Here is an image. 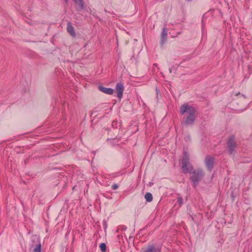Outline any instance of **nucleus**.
<instances>
[{
	"label": "nucleus",
	"mask_w": 252,
	"mask_h": 252,
	"mask_svg": "<svg viewBox=\"0 0 252 252\" xmlns=\"http://www.w3.org/2000/svg\"><path fill=\"white\" fill-rule=\"evenodd\" d=\"M182 168L184 173H191L193 167L189 162V157L187 153L185 152L182 160Z\"/></svg>",
	"instance_id": "f257e3e1"
},
{
	"label": "nucleus",
	"mask_w": 252,
	"mask_h": 252,
	"mask_svg": "<svg viewBox=\"0 0 252 252\" xmlns=\"http://www.w3.org/2000/svg\"><path fill=\"white\" fill-rule=\"evenodd\" d=\"M191 173L192 175L190 177V179L193 182V186L195 187L203 178L204 174L202 170L199 169L193 172L191 171Z\"/></svg>",
	"instance_id": "f03ea898"
},
{
	"label": "nucleus",
	"mask_w": 252,
	"mask_h": 252,
	"mask_svg": "<svg viewBox=\"0 0 252 252\" xmlns=\"http://www.w3.org/2000/svg\"><path fill=\"white\" fill-rule=\"evenodd\" d=\"M195 108L188 104H184L180 107V113L182 115L187 113L188 115H194L195 113Z\"/></svg>",
	"instance_id": "7ed1b4c3"
},
{
	"label": "nucleus",
	"mask_w": 252,
	"mask_h": 252,
	"mask_svg": "<svg viewBox=\"0 0 252 252\" xmlns=\"http://www.w3.org/2000/svg\"><path fill=\"white\" fill-rule=\"evenodd\" d=\"M228 152L230 154H233L235 152V149L236 147L235 138L233 135L231 136L227 141Z\"/></svg>",
	"instance_id": "20e7f679"
},
{
	"label": "nucleus",
	"mask_w": 252,
	"mask_h": 252,
	"mask_svg": "<svg viewBox=\"0 0 252 252\" xmlns=\"http://www.w3.org/2000/svg\"><path fill=\"white\" fill-rule=\"evenodd\" d=\"M116 91L117 93V97L119 99H121L124 91V84L121 82L118 83L116 85Z\"/></svg>",
	"instance_id": "39448f33"
},
{
	"label": "nucleus",
	"mask_w": 252,
	"mask_h": 252,
	"mask_svg": "<svg viewBox=\"0 0 252 252\" xmlns=\"http://www.w3.org/2000/svg\"><path fill=\"white\" fill-rule=\"evenodd\" d=\"M214 158L210 156H207L205 158L206 166L209 170H211L213 167Z\"/></svg>",
	"instance_id": "423d86ee"
},
{
	"label": "nucleus",
	"mask_w": 252,
	"mask_h": 252,
	"mask_svg": "<svg viewBox=\"0 0 252 252\" xmlns=\"http://www.w3.org/2000/svg\"><path fill=\"white\" fill-rule=\"evenodd\" d=\"M195 119L194 115H188L183 119V123L187 125H192Z\"/></svg>",
	"instance_id": "0eeeda50"
},
{
	"label": "nucleus",
	"mask_w": 252,
	"mask_h": 252,
	"mask_svg": "<svg viewBox=\"0 0 252 252\" xmlns=\"http://www.w3.org/2000/svg\"><path fill=\"white\" fill-rule=\"evenodd\" d=\"M142 252H161V250L160 249L156 247L154 245H151L145 249H143Z\"/></svg>",
	"instance_id": "6e6552de"
},
{
	"label": "nucleus",
	"mask_w": 252,
	"mask_h": 252,
	"mask_svg": "<svg viewBox=\"0 0 252 252\" xmlns=\"http://www.w3.org/2000/svg\"><path fill=\"white\" fill-rule=\"evenodd\" d=\"M98 90L103 93L107 94H112L114 93V90L111 88H105L102 86L98 87Z\"/></svg>",
	"instance_id": "1a4fd4ad"
},
{
	"label": "nucleus",
	"mask_w": 252,
	"mask_h": 252,
	"mask_svg": "<svg viewBox=\"0 0 252 252\" xmlns=\"http://www.w3.org/2000/svg\"><path fill=\"white\" fill-rule=\"evenodd\" d=\"M167 31L164 28L161 34V44H163L167 39Z\"/></svg>",
	"instance_id": "9d476101"
},
{
	"label": "nucleus",
	"mask_w": 252,
	"mask_h": 252,
	"mask_svg": "<svg viewBox=\"0 0 252 252\" xmlns=\"http://www.w3.org/2000/svg\"><path fill=\"white\" fill-rule=\"evenodd\" d=\"M77 5V9L78 10H82L84 8V2L83 0H73Z\"/></svg>",
	"instance_id": "9b49d317"
},
{
	"label": "nucleus",
	"mask_w": 252,
	"mask_h": 252,
	"mask_svg": "<svg viewBox=\"0 0 252 252\" xmlns=\"http://www.w3.org/2000/svg\"><path fill=\"white\" fill-rule=\"evenodd\" d=\"M67 32L73 36H75V32L74 31V28L71 25L70 22H68L67 25Z\"/></svg>",
	"instance_id": "f8f14e48"
},
{
	"label": "nucleus",
	"mask_w": 252,
	"mask_h": 252,
	"mask_svg": "<svg viewBox=\"0 0 252 252\" xmlns=\"http://www.w3.org/2000/svg\"><path fill=\"white\" fill-rule=\"evenodd\" d=\"M145 198L147 202H150L153 200V195L150 192H147L145 195Z\"/></svg>",
	"instance_id": "ddd939ff"
},
{
	"label": "nucleus",
	"mask_w": 252,
	"mask_h": 252,
	"mask_svg": "<svg viewBox=\"0 0 252 252\" xmlns=\"http://www.w3.org/2000/svg\"><path fill=\"white\" fill-rule=\"evenodd\" d=\"M41 246L39 243L36 245L35 248L33 249L32 252H41Z\"/></svg>",
	"instance_id": "4468645a"
},
{
	"label": "nucleus",
	"mask_w": 252,
	"mask_h": 252,
	"mask_svg": "<svg viewBox=\"0 0 252 252\" xmlns=\"http://www.w3.org/2000/svg\"><path fill=\"white\" fill-rule=\"evenodd\" d=\"M99 248L101 250V251L102 252H105L106 251V245L105 243H101L100 246H99Z\"/></svg>",
	"instance_id": "2eb2a0df"
},
{
	"label": "nucleus",
	"mask_w": 252,
	"mask_h": 252,
	"mask_svg": "<svg viewBox=\"0 0 252 252\" xmlns=\"http://www.w3.org/2000/svg\"><path fill=\"white\" fill-rule=\"evenodd\" d=\"M177 202L179 204V206L180 207L183 204V199L181 197H178Z\"/></svg>",
	"instance_id": "dca6fc26"
},
{
	"label": "nucleus",
	"mask_w": 252,
	"mask_h": 252,
	"mask_svg": "<svg viewBox=\"0 0 252 252\" xmlns=\"http://www.w3.org/2000/svg\"><path fill=\"white\" fill-rule=\"evenodd\" d=\"M111 188L113 190H116L118 188V186L116 184H113Z\"/></svg>",
	"instance_id": "f3484780"
},
{
	"label": "nucleus",
	"mask_w": 252,
	"mask_h": 252,
	"mask_svg": "<svg viewBox=\"0 0 252 252\" xmlns=\"http://www.w3.org/2000/svg\"><path fill=\"white\" fill-rule=\"evenodd\" d=\"M123 229H125V230H126V227H125V226H123Z\"/></svg>",
	"instance_id": "a211bd4d"
},
{
	"label": "nucleus",
	"mask_w": 252,
	"mask_h": 252,
	"mask_svg": "<svg viewBox=\"0 0 252 252\" xmlns=\"http://www.w3.org/2000/svg\"><path fill=\"white\" fill-rule=\"evenodd\" d=\"M69 0H64L66 2H67Z\"/></svg>",
	"instance_id": "6ab92c4d"
}]
</instances>
